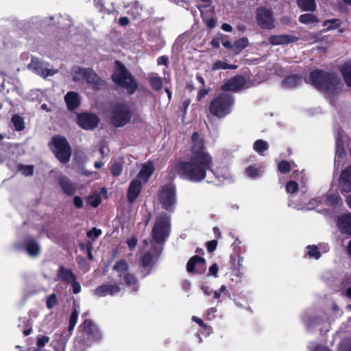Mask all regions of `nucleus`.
<instances>
[{
	"instance_id": "f257e3e1",
	"label": "nucleus",
	"mask_w": 351,
	"mask_h": 351,
	"mask_svg": "<svg viewBox=\"0 0 351 351\" xmlns=\"http://www.w3.org/2000/svg\"><path fill=\"white\" fill-rule=\"evenodd\" d=\"M191 141L193 145L189 160H178L174 163L173 169L181 179L197 183L206 178L208 171H212L213 160L206 151L204 141L199 138L197 132L192 134Z\"/></svg>"
},
{
	"instance_id": "f03ea898",
	"label": "nucleus",
	"mask_w": 351,
	"mask_h": 351,
	"mask_svg": "<svg viewBox=\"0 0 351 351\" xmlns=\"http://www.w3.org/2000/svg\"><path fill=\"white\" fill-rule=\"evenodd\" d=\"M308 82L317 90L330 95L337 94L341 84V80L335 72L319 69H313L309 73Z\"/></svg>"
},
{
	"instance_id": "7ed1b4c3",
	"label": "nucleus",
	"mask_w": 351,
	"mask_h": 351,
	"mask_svg": "<svg viewBox=\"0 0 351 351\" xmlns=\"http://www.w3.org/2000/svg\"><path fill=\"white\" fill-rule=\"evenodd\" d=\"M82 336L77 340V346L80 351H85L94 343H99L103 340V333L101 328L93 320L86 319L78 327Z\"/></svg>"
},
{
	"instance_id": "20e7f679",
	"label": "nucleus",
	"mask_w": 351,
	"mask_h": 351,
	"mask_svg": "<svg viewBox=\"0 0 351 351\" xmlns=\"http://www.w3.org/2000/svg\"><path fill=\"white\" fill-rule=\"evenodd\" d=\"M115 69L111 75L112 82L119 87L124 88L129 95L134 94L138 88V82L134 76L119 60L114 62Z\"/></svg>"
},
{
	"instance_id": "39448f33",
	"label": "nucleus",
	"mask_w": 351,
	"mask_h": 351,
	"mask_svg": "<svg viewBox=\"0 0 351 351\" xmlns=\"http://www.w3.org/2000/svg\"><path fill=\"white\" fill-rule=\"evenodd\" d=\"M234 104V97L230 93H221L215 97L209 104V111L218 119L228 115Z\"/></svg>"
},
{
	"instance_id": "423d86ee",
	"label": "nucleus",
	"mask_w": 351,
	"mask_h": 351,
	"mask_svg": "<svg viewBox=\"0 0 351 351\" xmlns=\"http://www.w3.org/2000/svg\"><path fill=\"white\" fill-rule=\"evenodd\" d=\"M171 232V217L166 213H161L155 219L151 235L158 244H162L169 237Z\"/></svg>"
},
{
	"instance_id": "0eeeda50",
	"label": "nucleus",
	"mask_w": 351,
	"mask_h": 351,
	"mask_svg": "<svg viewBox=\"0 0 351 351\" xmlns=\"http://www.w3.org/2000/svg\"><path fill=\"white\" fill-rule=\"evenodd\" d=\"M110 123L115 128H121L130 123L132 112L130 106L123 102H117L110 106Z\"/></svg>"
},
{
	"instance_id": "6e6552de",
	"label": "nucleus",
	"mask_w": 351,
	"mask_h": 351,
	"mask_svg": "<svg viewBox=\"0 0 351 351\" xmlns=\"http://www.w3.org/2000/svg\"><path fill=\"white\" fill-rule=\"evenodd\" d=\"M51 149L56 158L62 163L69 162L72 154L71 147L67 139L61 135L56 134L51 138L49 143Z\"/></svg>"
},
{
	"instance_id": "1a4fd4ad",
	"label": "nucleus",
	"mask_w": 351,
	"mask_h": 351,
	"mask_svg": "<svg viewBox=\"0 0 351 351\" xmlns=\"http://www.w3.org/2000/svg\"><path fill=\"white\" fill-rule=\"evenodd\" d=\"M158 200L162 208L169 213H173L177 202L176 186L167 184L158 192Z\"/></svg>"
},
{
	"instance_id": "9d476101",
	"label": "nucleus",
	"mask_w": 351,
	"mask_h": 351,
	"mask_svg": "<svg viewBox=\"0 0 351 351\" xmlns=\"http://www.w3.org/2000/svg\"><path fill=\"white\" fill-rule=\"evenodd\" d=\"M112 269L117 273L119 277H123L126 286L131 287L133 291L138 290V279L134 274L128 272L129 265L126 261L121 259L117 261Z\"/></svg>"
},
{
	"instance_id": "9b49d317",
	"label": "nucleus",
	"mask_w": 351,
	"mask_h": 351,
	"mask_svg": "<svg viewBox=\"0 0 351 351\" xmlns=\"http://www.w3.org/2000/svg\"><path fill=\"white\" fill-rule=\"evenodd\" d=\"M256 23L262 29H271L274 25L273 14L266 7L261 6L256 10Z\"/></svg>"
},
{
	"instance_id": "f8f14e48",
	"label": "nucleus",
	"mask_w": 351,
	"mask_h": 351,
	"mask_svg": "<svg viewBox=\"0 0 351 351\" xmlns=\"http://www.w3.org/2000/svg\"><path fill=\"white\" fill-rule=\"evenodd\" d=\"M75 73L81 75L86 82L90 85L94 90H99L104 85L103 80L91 68L77 67Z\"/></svg>"
},
{
	"instance_id": "ddd939ff",
	"label": "nucleus",
	"mask_w": 351,
	"mask_h": 351,
	"mask_svg": "<svg viewBox=\"0 0 351 351\" xmlns=\"http://www.w3.org/2000/svg\"><path fill=\"white\" fill-rule=\"evenodd\" d=\"M99 121V118L90 112H82L77 116L78 125L86 130H94L98 126Z\"/></svg>"
},
{
	"instance_id": "4468645a",
	"label": "nucleus",
	"mask_w": 351,
	"mask_h": 351,
	"mask_svg": "<svg viewBox=\"0 0 351 351\" xmlns=\"http://www.w3.org/2000/svg\"><path fill=\"white\" fill-rule=\"evenodd\" d=\"M206 270V260L198 255L192 256L186 263V271L189 274H202Z\"/></svg>"
},
{
	"instance_id": "2eb2a0df",
	"label": "nucleus",
	"mask_w": 351,
	"mask_h": 351,
	"mask_svg": "<svg viewBox=\"0 0 351 351\" xmlns=\"http://www.w3.org/2000/svg\"><path fill=\"white\" fill-rule=\"evenodd\" d=\"M338 187L342 194L351 192V165L342 170L338 180Z\"/></svg>"
},
{
	"instance_id": "dca6fc26",
	"label": "nucleus",
	"mask_w": 351,
	"mask_h": 351,
	"mask_svg": "<svg viewBox=\"0 0 351 351\" xmlns=\"http://www.w3.org/2000/svg\"><path fill=\"white\" fill-rule=\"evenodd\" d=\"M245 84V79L241 75H235L226 81L221 86L223 91L237 92Z\"/></svg>"
},
{
	"instance_id": "f3484780",
	"label": "nucleus",
	"mask_w": 351,
	"mask_h": 351,
	"mask_svg": "<svg viewBox=\"0 0 351 351\" xmlns=\"http://www.w3.org/2000/svg\"><path fill=\"white\" fill-rule=\"evenodd\" d=\"M336 223L341 234L351 236V213L338 216Z\"/></svg>"
},
{
	"instance_id": "a211bd4d",
	"label": "nucleus",
	"mask_w": 351,
	"mask_h": 351,
	"mask_svg": "<svg viewBox=\"0 0 351 351\" xmlns=\"http://www.w3.org/2000/svg\"><path fill=\"white\" fill-rule=\"evenodd\" d=\"M298 40H299L298 36L289 34L271 35L269 38V42L272 45H288Z\"/></svg>"
},
{
	"instance_id": "6ab92c4d",
	"label": "nucleus",
	"mask_w": 351,
	"mask_h": 351,
	"mask_svg": "<svg viewBox=\"0 0 351 351\" xmlns=\"http://www.w3.org/2000/svg\"><path fill=\"white\" fill-rule=\"evenodd\" d=\"M23 245L25 252L30 256L36 257L40 254V245L34 238L32 237H26Z\"/></svg>"
},
{
	"instance_id": "aec40b11",
	"label": "nucleus",
	"mask_w": 351,
	"mask_h": 351,
	"mask_svg": "<svg viewBox=\"0 0 351 351\" xmlns=\"http://www.w3.org/2000/svg\"><path fill=\"white\" fill-rule=\"evenodd\" d=\"M121 291L119 285L103 284L97 287L94 291V294L98 297H105L107 295H113Z\"/></svg>"
},
{
	"instance_id": "412c9836",
	"label": "nucleus",
	"mask_w": 351,
	"mask_h": 351,
	"mask_svg": "<svg viewBox=\"0 0 351 351\" xmlns=\"http://www.w3.org/2000/svg\"><path fill=\"white\" fill-rule=\"evenodd\" d=\"M58 183L63 193L69 196L73 195L76 191L74 183L66 176H60L58 178Z\"/></svg>"
},
{
	"instance_id": "4be33fe9",
	"label": "nucleus",
	"mask_w": 351,
	"mask_h": 351,
	"mask_svg": "<svg viewBox=\"0 0 351 351\" xmlns=\"http://www.w3.org/2000/svg\"><path fill=\"white\" fill-rule=\"evenodd\" d=\"M141 190V182L138 180H133L130 182L128 193L127 198L129 203L132 204L138 197Z\"/></svg>"
},
{
	"instance_id": "5701e85b",
	"label": "nucleus",
	"mask_w": 351,
	"mask_h": 351,
	"mask_svg": "<svg viewBox=\"0 0 351 351\" xmlns=\"http://www.w3.org/2000/svg\"><path fill=\"white\" fill-rule=\"evenodd\" d=\"M64 101L70 111L76 110L81 103L80 95L74 91H69L64 96Z\"/></svg>"
},
{
	"instance_id": "b1692460",
	"label": "nucleus",
	"mask_w": 351,
	"mask_h": 351,
	"mask_svg": "<svg viewBox=\"0 0 351 351\" xmlns=\"http://www.w3.org/2000/svg\"><path fill=\"white\" fill-rule=\"evenodd\" d=\"M282 86L288 88H295L302 83V77L299 74L287 76L282 80Z\"/></svg>"
},
{
	"instance_id": "393cba45",
	"label": "nucleus",
	"mask_w": 351,
	"mask_h": 351,
	"mask_svg": "<svg viewBox=\"0 0 351 351\" xmlns=\"http://www.w3.org/2000/svg\"><path fill=\"white\" fill-rule=\"evenodd\" d=\"M57 278L69 284L71 280L75 278L76 276L71 269H67L63 265H60L57 271Z\"/></svg>"
},
{
	"instance_id": "a878e982",
	"label": "nucleus",
	"mask_w": 351,
	"mask_h": 351,
	"mask_svg": "<svg viewBox=\"0 0 351 351\" xmlns=\"http://www.w3.org/2000/svg\"><path fill=\"white\" fill-rule=\"evenodd\" d=\"M339 69L345 83L348 87L351 88V60L345 62Z\"/></svg>"
},
{
	"instance_id": "bb28decb",
	"label": "nucleus",
	"mask_w": 351,
	"mask_h": 351,
	"mask_svg": "<svg viewBox=\"0 0 351 351\" xmlns=\"http://www.w3.org/2000/svg\"><path fill=\"white\" fill-rule=\"evenodd\" d=\"M143 10V5L138 1H135L131 3V8L128 13L132 16L133 19H141Z\"/></svg>"
},
{
	"instance_id": "cd10ccee",
	"label": "nucleus",
	"mask_w": 351,
	"mask_h": 351,
	"mask_svg": "<svg viewBox=\"0 0 351 351\" xmlns=\"http://www.w3.org/2000/svg\"><path fill=\"white\" fill-rule=\"evenodd\" d=\"M297 4L302 11L314 12L316 10L315 0H296Z\"/></svg>"
},
{
	"instance_id": "c85d7f7f",
	"label": "nucleus",
	"mask_w": 351,
	"mask_h": 351,
	"mask_svg": "<svg viewBox=\"0 0 351 351\" xmlns=\"http://www.w3.org/2000/svg\"><path fill=\"white\" fill-rule=\"evenodd\" d=\"M154 171V167L152 162L145 163L143 165L142 169L139 171L138 176L139 178H145L148 179Z\"/></svg>"
},
{
	"instance_id": "c756f323",
	"label": "nucleus",
	"mask_w": 351,
	"mask_h": 351,
	"mask_svg": "<svg viewBox=\"0 0 351 351\" xmlns=\"http://www.w3.org/2000/svg\"><path fill=\"white\" fill-rule=\"evenodd\" d=\"M254 150L260 155H264V152L269 149V144L262 139L256 140L253 144Z\"/></svg>"
},
{
	"instance_id": "7c9ffc66",
	"label": "nucleus",
	"mask_w": 351,
	"mask_h": 351,
	"mask_svg": "<svg viewBox=\"0 0 351 351\" xmlns=\"http://www.w3.org/2000/svg\"><path fill=\"white\" fill-rule=\"evenodd\" d=\"M238 68V65L236 64H230L226 62L221 60H217L212 64V69L213 71L219 70V69H237Z\"/></svg>"
},
{
	"instance_id": "2f4dec72",
	"label": "nucleus",
	"mask_w": 351,
	"mask_h": 351,
	"mask_svg": "<svg viewBox=\"0 0 351 351\" xmlns=\"http://www.w3.org/2000/svg\"><path fill=\"white\" fill-rule=\"evenodd\" d=\"M298 21L301 23L308 25L319 22V19L315 14L308 13L301 14L298 18Z\"/></svg>"
},
{
	"instance_id": "473e14b6",
	"label": "nucleus",
	"mask_w": 351,
	"mask_h": 351,
	"mask_svg": "<svg viewBox=\"0 0 351 351\" xmlns=\"http://www.w3.org/2000/svg\"><path fill=\"white\" fill-rule=\"evenodd\" d=\"M12 123L14 126L15 130L20 132L24 130L25 123L23 119L19 114H15L12 117Z\"/></svg>"
},
{
	"instance_id": "72a5a7b5",
	"label": "nucleus",
	"mask_w": 351,
	"mask_h": 351,
	"mask_svg": "<svg viewBox=\"0 0 351 351\" xmlns=\"http://www.w3.org/2000/svg\"><path fill=\"white\" fill-rule=\"evenodd\" d=\"M249 45L247 38L243 37L237 40L234 43V52L236 53H240L243 49L246 48Z\"/></svg>"
},
{
	"instance_id": "f704fd0d",
	"label": "nucleus",
	"mask_w": 351,
	"mask_h": 351,
	"mask_svg": "<svg viewBox=\"0 0 351 351\" xmlns=\"http://www.w3.org/2000/svg\"><path fill=\"white\" fill-rule=\"evenodd\" d=\"M29 67L38 75H43V74L45 73L43 63L37 60H35L34 58L32 59V61L29 64Z\"/></svg>"
},
{
	"instance_id": "c9c22d12",
	"label": "nucleus",
	"mask_w": 351,
	"mask_h": 351,
	"mask_svg": "<svg viewBox=\"0 0 351 351\" xmlns=\"http://www.w3.org/2000/svg\"><path fill=\"white\" fill-rule=\"evenodd\" d=\"M341 202V198L338 194H329L326 199V204L331 206H337Z\"/></svg>"
},
{
	"instance_id": "e433bc0d",
	"label": "nucleus",
	"mask_w": 351,
	"mask_h": 351,
	"mask_svg": "<svg viewBox=\"0 0 351 351\" xmlns=\"http://www.w3.org/2000/svg\"><path fill=\"white\" fill-rule=\"evenodd\" d=\"M154 256L151 252H145L141 257V265L143 267H149L154 265Z\"/></svg>"
},
{
	"instance_id": "4c0bfd02",
	"label": "nucleus",
	"mask_w": 351,
	"mask_h": 351,
	"mask_svg": "<svg viewBox=\"0 0 351 351\" xmlns=\"http://www.w3.org/2000/svg\"><path fill=\"white\" fill-rule=\"evenodd\" d=\"M346 155L342 139L338 137L336 140V156L339 158H343Z\"/></svg>"
},
{
	"instance_id": "58836bf2",
	"label": "nucleus",
	"mask_w": 351,
	"mask_h": 351,
	"mask_svg": "<svg viewBox=\"0 0 351 351\" xmlns=\"http://www.w3.org/2000/svg\"><path fill=\"white\" fill-rule=\"evenodd\" d=\"M77 318H78V312L76 309H74L71 312L70 317H69V328H68L69 336H70L71 335V332L73 330V329L76 325V323L77 322Z\"/></svg>"
},
{
	"instance_id": "ea45409f",
	"label": "nucleus",
	"mask_w": 351,
	"mask_h": 351,
	"mask_svg": "<svg viewBox=\"0 0 351 351\" xmlns=\"http://www.w3.org/2000/svg\"><path fill=\"white\" fill-rule=\"evenodd\" d=\"M17 169L25 176H32L34 175V165L19 164L17 165Z\"/></svg>"
},
{
	"instance_id": "a19ab883",
	"label": "nucleus",
	"mask_w": 351,
	"mask_h": 351,
	"mask_svg": "<svg viewBox=\"0 0 351 351\" xmlns=\"http://www.w3.org/2000/svg\"><path fill=\"white\" fill-rule=\"evenodd\" d=\"M277 169L280 173L286 174L291 171V163L286 160H282L278 162Z\"/></svg>"
},
{
	"instance_id": "79ce46f5",
	"label": "nucleus",
	"mask_w": 351,
	"mask_h": 351,
	"mask_svg": "<svg viewBox=\"0 0 351 351\" xmlns=\"http://www.w3.org/2000/svg\"><path fill=\"white\" fill-rule=\"evenodd\" d=\"M245 172L248 177L252 178H256L261 176L260 168L257 167L256 165L247 167Z\"/></svg>"
},
{
	"instance_id": "37998d69",
	"label": "nucleus",
	"mask_w": 351,
	"mask_h": 351,
	"mask_svg": "<svg viewBox=\"0 0 351 351\" xmlns=\"http://www.w3.org/2000/svg\"><path fill=\"white\" fill-rule=\"evenodd\" d=\"M308 250V255L311 258H313L316 260L319 259L321 257V252H319L318 247L315 245H309L307 246Z\"/></svg>"
},
{
	"instance_id": "c03bdc74",
	"label": "nucleus",
	"mask_w": 351,
	"mask_h": 351,
	"mask_svg": "<svg viewBox=\"0 0 351 351\" xmlns=\"http://www.w3.org/2000/svg\"><path fill=\"white\" fill-rule=\"evenodd\" d=\"M149 82L152 88L156 91L162 88V82L159 77H151L149 80Z\"/></svg>"
},
{
	"instance_id": "a18cd8bd",
	"label": "nucleus",
	"mask_w": 351,
	"mask_h": 351,
	"mask_svg": "<svg viewBox=\"0 0 351 351\" xmlns=\"http://www.w3.org/2000/svg\"><path fill=\"white\" fill-rule=\"evenodd\" d=\"M123 171V165L119 162H114L110 168V173L114 177L120 176Z\"/></svg>"
},
{
	"instance_id": "49530a36",
	"label": "nucleus",
	"mask_w": 351,
	"mask_h": 351,
	"mask_svg": "<svg viewBox=\"0 0 351 351\" xmlns=\"http://www.w3.org/2000/svg\"><path fill=\"white\" fill-rule=\"evenodd\" d=\"M58 304L57 295L53 293L47 298L46 306L49 310L52 309Z\"/></svg>"
},
{
	"instance_id": "de8ad7c7",
	"label": "nucleus",
	"mask_w": 351,
	"mask_h": 351,
	"mask_svg": "<svg viewBox=\"0 0 351 351\" xmlns=\"http://www.w3.org/2000/svg\"><path fill=\"white\" fill-rule=\"evenodd\" d=\"M328 23H329L330 25L326 27V31L335 29L340 27L339 21V19H337L325 21L324 22L323 25L326 26Z\"/></svg>"
},
{
	"instance_id": "09e8293b",
	"label": "nucleus",
	"mask_w": 351,
	"mask_h": 351,
	"mask_svg": "<svg viewBox=\"0 0 351 351\" xmlns=\"http://www.w3.org/2000/svg\"><path fill=\"white\" fill-rule=\"evenodd\" d=\"M286 191L288 193H294L298 190V184L296 181H288L285 185Z\"/></svg>"
},
{
	"instance_id": "8fccbe9b",
	"label": "nucleus",
	"mask_w": 351,
	"mask_h": 351,
	"mask_svg": "<svg viewBox=\"0 0 351 351\" xmlns=\"http://www.w3.org/2000/svg\"><path fill=\"white\" fill-rule=\"evenodd\" d=\"M95 7L97 9V11L104 14H109L110 12L106 8L104 1L103 0H94Z\"/></svg>"
},
{
	"instance_id": "3c124183",
	"label": "nucleus",
	"mask_w": 351,
	"mask_h": 351,
	"mask_svg": "<svg viewBox=\"0 0 351 351\" xmlns=\"http://www.w3.org/2000/svg\"><path fill=\"white\" fill-rule=\"evenodd\" d=\"M101 233L102 232L100 229L93 228L87 232L86 235L88 237L91 238L94 241L101 234Z\"/></svg>"
},
{
	"instance_id": "603ef678",
	"label": "nucleus",
	"mask_w": 351,
	"mask_h": 351,
	"mask_svg": "<svg viewBox=\"0 0 351 351\" xmlns=\"http://www.w3.org/2000/svg\"><path fill=\"white\" fill-rule=\"evenodd\" d=\"M36 340L37 347L38 348H41L44 347L45 344L49 341L50 339L47 336L39 335L37 336Z\"/></svg>"
},
{
	"instance_id": "864d4df0",
	"label": "nucleus",
	"mask_w": 351,
	"mask_h": 351,
	"mask_svg": "<svg viewBox=\"0 0 351 351\" xmlns=\"http://www.w3.org/2000/svg\"><path fill=\"white\" fill-rule=\"evenodd\" d=\"M88 202L93 207H97L101 202V199L99 195L90 196L88 198Z\"/></svg>"
},
{
	"instance_id": "5fc2aeb1",
	"label": "nucleus",
	"mask_w": 351,
	"mask_h": 351,
	"mask_svg": "<svg viewBox=\"0 0 351 351\" xmlns=\"http://www.w3.org/2000/svg\"><path fill=\"white\" fill-rule=\"evenodd\" d=\"M218 242L217 240H211L206 243V247L208 252H213L217 246Z\"/></svg>"
},
{
	"instance_id": "6e6d98bb",
	"label": "nucleus",
	"mask_w": 351,
	"mask_h": 351,
	"mask_svg": "<svg viewBox=\"0 0 351 351\" xmlns=\"http://www.w3.org/2000/svg\"><path fill=\"white\" fill-rule=\"evenodd\" d=\"M69 284L71 285L73 293L77 294L81 291V285L77 281L76 278L71 280Z\"/></svg>"
},
{
	"instance_id": "4d7b16f0",
	"label": "nucleus",
	"mask_w": 351,
	"mask_h": 351,
	"mask_svg": "<svg viewBox=\"0 0 351 351\" xmlns=\"http://www.w3.org/2000/svg\"><path fill=\"white\" fill-rule=\"evenodd\" d=\"M192 320L197 323L204 330H206L209 328V326L206 324H205L202 319L196 316H193Z\"/></svg>"
},
{
	"instance_id": "13d9d810",
	"label": "nucleus",
	"mask_w": 351,
	"mask_h": 351,
	"mask_svg": "<svg viewBox=\"0 0 351 351\" xmlns=\"http://www.w3.org/2000/svg\"><path fill=\"white\" fill-rule=\"evenodd\" d=\"M80 248L82 251H88L89 250H93V243L90 241H88L86 243H82L80 244Z\"/></svg>"
},
{
	"instance_id": "bf43d9fd",
	"label": "nucleus",
	"mask_w": 351,
	"mask_h": 351,
	"mask_svg": "<svg viewBox=\"0 0 351 351\" xmlns=\"http://www.w3.org/2000/svg\"><path fill=\"white\" fill-rule=\"evenodd\" d=\"M138 239L136 237H133L130 239L127 240V244L130 250L134 249L137 245Z\"/></svg>"
},
{
	"instance_id": "052dcab7",
	"label": "nucleus",
	"mask_w": 351,
	"mask_h": 351,
	"mask_svg": "<svg viewBox=\"0 0 351 351\" xmlns=\"http://www.w3.org/2000/svg\"><path fill=\"white\" fill-rule=\"evenodd\" d=\"M157 64L158 65H165L168 66L169 64V59L168 57L166 56H162L158 58L157 59Z\"/></svg>"
},
{
	"instance_id": "680f3d73",
	"label": "nucleus",
	"mask_w": 351,
	"mask_h": 351,
	"mask_svg": "<svg viewBox=\"0 0 351 351\" xmlns=\"http://www.w3.org/2000/svg\"><path fill=\"white\" fill-rule=\"evenodd\" d=\"M208 93V90L202 88L199 90L197 95V101H200Z\"/></svg>"
},
{
	"instance_id": "e2e57ef3",
	"label": "nucleus",
	"mask_w": 351,
	"mask_h": 351,
	"mask_svg": "<svg viewBox=\"0 0 351 351\" xmlns=\"http://www.w3.org/2000/svg\"><path fill=\"white\" fill-rule=\"evenodd\" d=\"M73 204L77 208H82L83 207V201L80 196H75L73 198Z\"/></svg>"
},
{
	"instance_id": "0e129e2a",
	"label": "nucleus",
	"mask_w": 351,
	"mask_h": 351,
	"mask_svg": "<svg viewBox=\"0 0 351 351\" xmlns=\"http://www.w3.org/2000/svg\"><path fill=\"white\" fill-rule=\"evenodd\" d=\"M219 267L217 263H213L209 268V274L215 277L217 276Z\"/></svg>"
},
{
	"instance_id": "69168bd1",
	"label": "nucleus",
	"mask_w": 351,
	"mask_h": 351,
	"mask_svg": "<svg viewBox=\"0 0 351 351\" xmlns=\"http://www.w3.org/2000/svg\"><path fill=\"white\" fill-rule=\"evenodd\" d=\"M191 104V100L190 99H185L182 103V105H181V110L182 111V113H183V116L185 115L186 112V110H187V108L189 107V106Z\"/></svg>"
},
{
	"instance_id": "338daca9",
	"label": "nucleus",
	"mask_w": 351,
	"mask_h": 351,
	"mask_svg": "<svg viewBox=\"0 0 351 351\" xmlns=\"http://www.w3.org/2000/svg\"><path fill=\"white\" fill-rule=\"evenodd\" d=\"M206 24L208 28L213 29L216 25V20L213 17H211L206 20Z\"/></svg>"
},
{
	"instance_id": "774afa93",
	"label": "nucleus",
	"mask_w": 351,
	"mask_h": 351,
	"mask_svg": "<svg viewBox=\"0 0 351 351\" xmlns=\"http://www.w3.org/2000/svg\"><path fill=\"white\" fill-rule=\"evenodd\" d=\"M129 23H130L129 19L126 16H121L119 19V24L121 26H126V25H129Z\"/></svg>"
}]
</instances>
